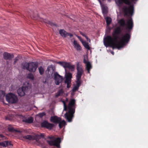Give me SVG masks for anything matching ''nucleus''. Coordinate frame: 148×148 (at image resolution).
<instances>
[{
    "mask_svg": "<svg viewBox=\"0 0 148 148\" xmlns=\"http://www.w3.org/2000/svg\"><path fill=\"white\" fill-rule=\"evenodd\" d=\"M118 23L120 27H117L114 30L112 34L113 38L108 35L103 38L104 44L106 47L119 49L130 41L131 32L134 27L132 18L131 17L128 19L126 23L125 19L122 18L118 21Z\"/></svg>",
    "mask_w": 148,
    "mask_h": 148,
    "instance_id": "f257e3e1",
    "label": "nucleus"
},
{
    "mask_svg": "<svg viewBox=\"0 0 148 148\" xmlns=\"http://www.w3.org/2000/svg\"><path fill=\"white\" fill-rule=\"evenodd\" d=\"M138 0H116V2L117 5L121 7L123 3L129 5L128 6L125 5L123 6L122 8L123 12L125 15L127 16L129 14L132 15L134 12V5L132 4V3H135Z\"/></svg>",
    "mask_w": 148,
    "mask_h": 148,
    "instance_id": "f03ea898",
    "label": "nucleus"
},
{
    "mask_svg": "<svg viewBox=\"0 0 148 148\" xmlns=\"http://www.w3.org/2000/svg\"><path fill=\"white\" fill-rule=\"evenodd\" d=\"M57 64L62 66L65 69L66 74L65 76V79L64 83L67 84V88H69L71 87V79L72 77V75L69 72H67L66 69L68 68L71 71H73L75 69V66L74 65H72L70 63L66 62L59 61L57 62Z\"/></svg>",
    "mask_w": 148,
    "mask_h": 148,
    "instance_id": "7ed1b4c3",
    "label": "nucleus"
},
{
    "mask_svg": "<svg viewBox=\"0 0 148 148\" xmlns=\"http://www.w3.org/2000/svg\"><path fill=\"white\" fill-rule=\"evenodd\" d=\"M75 100L74 99H71L69 102L68 106V112H66L64 114L65 117L69 122H71L73 118V114L75 112Z\"/></svg>",
    "mask_w": 148,
    "mask_h": 148,
    "instance_id": "20e7f679",
    "label": "nucleus"
},
{
    "mask_svg": "<svg viewBox=\"0 0 148 148\" xmlns=\"http://www.w3.org/2000/svg\"><path fill=\"white\" fill-rule=\"evenodd\" d=\"M37 62H31L29 63L22 64V67L23 69H26L30 72H35L38 67Z\"/></svg>",
    "mask_w": 148,
    "mask_h": 148,
    "instance_id": "39448f33",
    "label": "nucleus"
},
{
    "mask_svg": "<svg viewBox=\"0 0 148 148\" xmlns=\"http://www.w3.org/2000/svg\"><path fill=\"white\" fill-rule=\"evenodd\" d=\"M31 88V84L29 82H25L23 86L17 90L18 95L20 96H23Z\"/></svg>",
    "mask_w": 148,
    "mask_h": 148,
    "instance_id": "423d86ee",
    "label": "nucleus"
},
{
    "mask_svg": "<svg viewBox=\"0 0 148 148\" xmlns=\"http://www.w3.org/2000/svg\"><path fill=\"white\" fill-rule=\"evenodd\" d=\"M45 135L43 134H37L35 136L27 135L23 136L24 139H28L29 140H36L37 142H39V140L41 138H44Z\"/></svg>",
    "mask_w": 148,
    "mask_h": 148,
    "instance_id": "0eeeda50",
    "label": "nucleus"
},
{
    "mask_svg": "<svg viewBox=\"0 0 148 148\" xmlns=\"http://www.w3.org/2000/svg\"><path fill=\"white\" fill-rule=\"evenodd\" d=\"M5 97L6 101L9 103H14L17 101L18 98L14 94L11 93L8 94Z\"/></svg>",
    "mask_w": 148,
    "mask_h": 148,
    "instance_id": "6e6552de",
    "label": "nucleus"
},
{
    "mask_svg": "<svg viewBox=\"0 0 148 148\" xmlns=\"http://www.w3.org/2000/svg\"><path fill=\"white\" fill-rule=\"evenodd\" d=\"M47 142L50 146H54L58 147L61 142V139L58 138L54 140H47Z\"/></svg>",
    "mask_w": 148,
    "mask_h": 148,
    "instance_id": "1a4fd4ad",
    "label": "nucleus"
},
{
    "mask_svg": "<svg viewBox=\"0 0 148 148\" xmlns=\"http://www.w3.org/2000/svg\"><path fill=\"white\" fill-rule=\"evenodd\" d=\"M55 83L57 85H59L60 83H62L63 81V77L60 75L57 72H56L54 74Z\"/></svg>",
    "mask_w": 148,
    "mask_h": 148,
    "instance_id": "9d476101",
    "label": "nucleus"
},
{
    "mask_svg": "<svg viewBox=\"0 0 148 148\" xmlns=\"http://www.w3.org/2000/svg\"><path fill=\"white\" fill-rule=\"evenodd\" d=\"M41 126L42 127L48 130H51L54 127V125L53 124L50 123L47 121H45L41 123Z\"/></svg>",
    "mask_w": 148,
    "mask_h": 148,
    "instance_id": "9b49d317",
    "label": "nucleus"
},
{
    "mask_svg": "<svg viewBox=\"0 0 148 148\" xmlns=\"http://www.w3.org/2000/svg\"><path fill=\"white\" fill-rule=\"evenodd\" d=\"M77 72L76 75V78H81V76L84 72V71L82 68L79 66L78 64L77 65Z\"/></svg>",
    "mask_w": 148,
    "mask_h": 148,
    "instance_id": "f8f14e48",
    "label": "nucleus"
},
{
    "mask_svg": "<svg viewBox=\"0 0 148 148\" xmlns=\"http://www.w3.org/2000/svg\"><path fill=\"white\" fill-rule=\"evenodd\" d=\"M59 33L61 36L65 38L68 36H69L70 38H71L73 36L72 34L66 32L64 29H60L59 31Z\"/></svg>",
    "mask_w": 148,
    "mask_h": 148,
    "instance_id": "ddd939ff",
    "label": "nucleus"
},
{
    "mask_svg": "<svg viewBox=\"0 0 148 148\" xmlns=\"http://www.w3.org/2000/svg\"><path fill=\"white\" fill-rule=\"evenodd\" d=\"M84 62L86 64V69L88 73H90V71L92 68V66L90 62L87 61L86 59L84 58Z\"/></svg>",
    "mask_w": 148,
    "mask_h": 148,
    "instance_id": "4468645a",
    "label": "nucleus"
},
{
    "mask_svg": "<svg viewBox=\"0 0 148 148\" xmlns=\"http://www.w3.org/2000/svg\"><path fill=\"white\" fill-rule=\"evenodd\" d=\"M50 121L52 122L55 123H58L61 121V119L60 117L55 116H52L50 118Z\"/></svg>",
    "mask_w": 148,
    "mask_h": 148,
    "instance_id": "2eb2a0df",
    "label": "nucleus"
},
{
    "mask_svg": "<svg viewBox=\"0 0 148 148\" xmlns=\"http://www.w3.org/2000/svg\"><path fill=\"white\" fill-rule=\"evenodd\" d=\"M3 56L5 59L10 60L14 58V55L7 52H5L3 53Z\"/></svg>",
    "mask_w": 148,
    "mask_h": 148,
    "instance_id": "dca6fc26",
    "label": "nucleus"
},
{
    "mask_svg": "<svg viewBox=\"0 0 148 148\" xmlns=\"http://www.w3.org/2000/svg\"><path fill=\"white\" fill-rule=\"evenodd\" d=\"M73 44L74 48L77 51H82V48L81 47L76 40H74L73 41Z\"/></svg>",
    "mask_w": 148,
    "mask_h": 148,
    "instance_id": "f3484780",
    "label": "nucleus"
},
{
    "mask_svg": "<svg viewBox=\"0 0 148 148\" xmlns=\"http://www.w3.org/2000/svg\"><path fill=\"white\" fill-rule=\"evenodd\" d=\"M64 93V91L62 89L59 90L57 93L56 94L55 97L57 98L59 96L62 95Z\"/></svg>",
    "mask_w": 148,
    "mask_h": 148,
    "instance_id": "a211bd4d",
    "label": "nucleus"
},
{
    "mask_svg": "<svg viewBox=\"0 0 148 148\" xmlns=\"http://www.w3.org/2000/svg\"><path fill=\"white\" fill-rule=\"evenodd\" d=\"M48 72V73L50 75H52L54 72V70L52 67H48L47 69L46 72Z\"/></svg>",
    "mask_w": 148,
    "mask_h": 148,
    "instance_id": "6ab92c4d",
    "label": "nucleus"
},
{
    "mask_svg": "<svg viewBox=\"0 0 148 148\" xmlns=\"http://www.w3.org/2000/svg\"><path fill=\"white\" fill-rule=\"evenodd\" d=\"M23 121L27 123H31L33 122V119L31 117L28 119H24Z\"/></svg>",
    "mask_w": 148,
    "mask_h": 148,
    "instance_id": "aec40b11",
    "label": "nucleus"
},
{
    "mask_svg": "<svg viewBox=\"0 0 148 148\" xmlns=\"http://www.w3.org/2000/svg\"><path fill=\"white\" fill-rule=\"evenodd\" d=\"M59 124V126L60 128H61L64 125L66 124V122L65 121L63 120L62 121H60L58 123Z\"/></svg>",
    "mask_w": 148,
    "mask_h": 148,
    "instance_id": "412c9836",
    "label": "nucleus"
},
{
    "mask_svg": "<svg viewBox=\"0 0 148 148\" xmlns=\"http://www.w3.org/2000/svg\"><path fill=\"white\" fill-rule=\"evenodd\" d=\"M106 21L107 25L108 26L112 22V19L110 17H107L106 18Z\"/></svg>",
    "mask_w": 148,
    "mask_h": 148,
    "instance_id": "4be33fe9",
    "label": "nucleus"
},
{
    "mask_svg": "<svg viewBox=\"0 0 148 148\" xmlns=\"http://www.w3.org/2000/svg\"><path fill=\"white\" fill-rule=\"evenodd\" d=\"M8 129V131L10 132H21L20 130H15L14 128L12 127H9Z\"/></svg>",
    "mask_w": 148,
    "mask_h": 148,
    "instance_id": "5701e85b",
    "label": "nucleus"
},
{
    "mask_svg": "<svg viewBox=\"0 0 148 148\" xmlns=\"http://www.w3.org/2000/svg\"><path fill=\"white\" fill-rule=\"evenodd\" d=\"M8 141H5L3 142H1L0 143V145L4 147L8 146Z\"/></svg>",
    "mask_w": 148,
    "mask_h": 148,
    "instance_id": "b1692460",
    "label": "nucleus"
},
{
    "mask_svg": "<svg viewBox=\"0 0 148 148\" xmlns=\"http://www.w3.org/2000/svg\"><path fill=\"white\" fill-rule=\"evenodd\" d=\"M38 70L40 75H42L44 73V71L43 68L42 66L38 68Z\"/></svg>",
    "mask_w": 148,
    "mask_h": 148,
    "instance_id": "393cba45",
    "label": "nucleus"
},
{
    "mask_svg": "<svg viewBox=\"0 0 148 148\" xmlns=\"http://www.w3.org/2000/svg\"><path fill=\"white\" fill-rule=\"evenodd\" d=\"M82 44L86 49H87L88 50L90 49V47L87 42H83Z\"/></svg>",
    "mask_w": 148,
    "mask_h": 148,
    "instance_id": "a878e982",
    "label": "nucleus"
},
{
    "mask_svg": "<svg viewBox=\"0 0 148 148\" xmlns=\"http://www.w3.org/2000/svg\"><path fill=\"white\" fill-rule=\"evenodd\" d=\"M77 81H76V86L79 87L81 84V82L80 81L81 78H76Z\"/></svg>",
    "mask_w": 148,
    "mask_h": 148,
    "instance_id": "bb28decb",
    "label": "nucleus"
},
{
    "mask_svg": "<svg viewBox=\"0 0 148 148\" xmlns=\"http://www.w3.org/2000/svg\"><path fill=\"white\" fill-rule=\"evenodd\" d=\"M5 93L4 91L3 90H0V99H2L4 96Z\"/></svg>",
    "mask_w": 148,
    "mask_h": 148,
    "instance_id": "cd10ccee",
    "label": "nucleus"
},
{
    "mask_svg": "<svg viewBox=\"0 0 148 148\" xmlns=\"http://www.w3.org/2000/svg\"><path fill=\"white\" fill-rule=\"evenodd\" d=\"M27 78L31 79L32 80H33L34 79V76L33 74L31 73H29L27 75Z\"/></svg>",
    "mask_w": 148,
    "mask_h": 148,
    "instance_id": "c85d7f7f",
    "label": "nucleus"
},
{
    "mask_svg": "<svg viewBox=\"0 0 148 148\" xmlns=\"http://www.w3.org/2000/svg\"><path fill=\"white\" fill-rule=\"evenodd\" d=\"M102 13L104 15L105 14L106 15L108 12L106 8L105 7H103L102 8Z\"/></svg>",
    "mask_w": 148,
    "mask_h": 148,
    "instance_id": "c756f323",
    "label": "nucleus"
},
{
    "mask_svg": "<svg viewBox=\"0 0 148 148\" xmlns=\"http://www.w3.org/2000/svg\"><path fill=\"white\" fill-rule=\"evenodd\" d=\"M79 87L77 86H75L72 89V91L73 92H75L79 88Z\"/></svg>",
    "mask_w": 148,
    "mask_h": 148,
    "instance_id": "7c9ffc66",
    "label": "nucleus"
},
{
    "mask_svg": "<svg viewBox=\"0 0 148 148\" xmlns=\"http://www.w3.org/2000/svg\"><path fill=\"white\" fill-rule=\"evenodd\" d=\"M38 116L39 117H43V116H44L46 114L45 113V112H42L41 113H39L38 114Z\"/></svg>",
    "mask_w": 148,
    "mask_h": 148,
    "instance_id": "2f4dec72",
    "label": "nucleus"
},
{
    "mask_svg": "<svg viewBox=\"0 0 148 148\" xmlns=\"http://www.w3.org/2000/svg\"><path fill=\"white\" fill-rule=\"evenodd\" d=\"M38 143H39V144H40V146H41V147L42 148H47L43 144L41 143L40 141L39 142H38Z\"/></svg>",
    "mask_w": 148,
    "mask_h": 148,
    "instance_id": "473e14b6",
    "label": "nucleus"
},
{
    "mask_svg": "<svg viewBox=\"0 0 148 148\" xmlns=\"http://www.w3.org/2000/svg\"><path fill=\"white\" fill-rule=\"evenodd\" d=\"M77 38H78V39L79 40L82 42V43H83V42H84V41H83V40L82 39L81 37L79 36H78Z\"/></svg>",
    "mask_w": 148,
    "mask_h": 148,
    "instance_id": "72a5a7b5",
    "label": "nucleus"
},
{
    "mask_svg": "<svg viewBox=\"0 0 148 148\" xmlns=\"http://www.w3.org/2000/svg\"><path fill=\"white\" fill-rule=\"evenodd\" d=\"M48 138L51 140H53L55 138L53 136H49L48 137Z\"/></svg>",
    "mask_w": 148,
    "mask_h": 148,
    "instance_id": "f704fd0d",
    "label": "nucleus"
},
{
    "mask_svg": "<svg viewBox=\"0 0 148 148\" xmlns=\"http://www.w3.org/2000/svg\"><path fill=\"white\" fill-rule=\"evenodd\" d=\"M80 34L82 35L83 36L85 37V38H86V37L87 36H86V34L85 33H83L82 32H80Z\"/></svg>",
    "mask_w": 148,
    "mask_h": 148,
    "instance_id": "c9c22d12",
    "label": "nucleus"
},
{
    "mask_svg": "<svg viewBox=\"0 0 148 148\" xmlns=\"http://www.w3.org/2000/svg\"><path fill=\"white\" fill-rule=\"evenodd\" d=\"M11 118L9 116H7L5 117L6 120H11Z\"/></svg>",
    "mask_w": 148,
    "mask_h": 148,
    "instance_id": "e433bc0d",
    "label": "nucleus"
},
{
    "mask_svg": "<svg viewBox=\"0 0 148 148\" xmlns=\"http://www.w3.org/2000/svg\"><path fill=\"white\" fill-rule=\"evenodd\" d=\"M0 138H1L2 139H4L5 138V137L3 134H0Z\"/></svg>",
    "mask_w": 148,
    "mask_h": 148,
    "instance_id": "4c0bfd02",
    "label": "nucleus"
},
{
    "mask_svg": "<svg viewBox=\"0 0 148 148\" xmlns=\"http://www.w3.org/2000/svg\"><path fill=\"white\" fill-rule=\"evenodd\" d=\"M64 106V110L66 111L67 110V106L66 105Z\"/></svg>",
    "mask_w": 148,
    "mask_h": 148,
    "instance_id": "58836bf2",
    "label": "nucleus"
},
{
    "mask_svg": "<svg viewBox=\"0 0 148 148\" xmlns=\"http://www.w3.org/2000/svg\"><path fill=\"white\" fill-rule=\"evenodd\" d=\"M85 38L87 40V41H89V42H90V40L89 38H88L87 36Z\"/></svg>",
    "mask_w": 148,
    "mask_h": 148,
    "instance_id": "ea45409f",
    "label": "nucleus"
},
{
    "mask_svg": "<svg viewBox=\"0 0 148 148\" xmlns=\"http://www.w3.org/2000/svg\"><path fill=\"white\" fill-rule=\"evenodd\" d=\"M62 101V102L63 103L64 106L66 105V103H65V101Z\"/></svg>",
    "mask_w": 148,
    "mask_h": 148,
    "instance_id": "a19ab883",
    "label": "nucleus"
},
{
    "mask_svg": "<svg viewBox=\"0 0 148 148\" xmlns=\"http://www.w3.org/2000/svg\"><path fill=\"white\" fill-rule=\"evenodd\" d=\"M8 146L9 145H11V142H9L8 141Z\"/></svg>",
    "mask_w": 148,
    "mask_h": 148,
    "instance_id": "79ce46f5",
    "label": "nucleus"
},
{
    "mask_svg": "<svg viewBox=\"0 0 148 148\" xmlns=\"http://www.w3.org/2000/svg\"><path fill=\"white\" fill-rule=\"evenodd\" d=\"M17 60H15L14 61V64H15L16 62V61H17Z\"/></svg>",
    "mask_w": 148,
    "mask_h": 148,
    "instance_id": "37998d69",
    "label": "nucleus"
},
{
    "mask_svg": "<svg viewBox=\"0 0 148 148\" xmlns=\"http://www.w3.org/2000/svg\"><path fill=\"white\" fill-rule=\"evenodd\" d=\"M66 100H67H67H68V99H66Z\"/></svg>",
    "mask_w": 148,
    "mask_h": 148,
    "instance_id": "c03bdc74",
    "label": "nucleus"
}]
</instances>
